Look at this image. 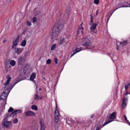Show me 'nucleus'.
Here are the masks:
<instances>
[{"label":"nucleus","instance_id":"393cba45","mask_svg":"<svg viewBox=\"0 0 130 130\" xmlns=\"http://www.w3.org/2000/svg\"><path fill=\"white\" fill-rule=\"evenodd\" d=\"M55 48H56V45L53 44L51 48V50H54Z\"/></svg>","mask_w":130,"mask_h":130},{"label":"nucleus","instance_id":"20e7f679","mask_svg":"<svg viewBox=\"0 0 130 130\" xmlns=\"http://www.w3.org/2000/svg\"><path fill=\"white\" fill-rule=\"evenodd\" d=\"M85 42L83 44L84 46L85 47H86L87 48H88L89 49L93 48L94 47L91 46V41H90V40H89L88 38H86L85 39Z\"/></svg>","mask_w":130,"mask_h":130},{"label":"nucleus","instance_id":"37998d69","mask_svg":"<svg viewBox=\"0 0 130 130\" xmlns=\"http://www.w3.org/2000/svg\"><path fill=\"white\" fill-rule=\"evenodd\" d=\"M94 116H95V115H91V118H94Z\"/></svg>","mask_w":130,"mask_h":130},{"label":"nucleus","instance_id":"5701e85b","mask_svg":"<svg viewBox=\"0 0 130 130\" xmlns=\"http://www.w3.org/2000/svg\"><path fill=\"white\" fill-rule=\"evenodd\" d=\"M129 86H130L129 82H128V83L125 84V89L126 90L128 89V87Z\"/></svg>","mask_w":130,"mask_h":130},{"label":"nucleus","instance_id":"c03bdc74","mask_svg":"<svg viewBox=\"0 0 130 130\" xmlns=\"http://www.w3.org/2000/svg\"><path fill=\"white\" fill-rule=\"evenodd\" d=\"M125 95H128V92H126V93H125Z\"/></svg>","mask_w":130,"mask_h":130},{"label":"nucleus","instance_id":"2eb2a0df","mask_svg":"<svg viewBox=\"0 0 130 130\" xmlns=\"http://www.w3.org/2000/svg\"><path fill=\"white\" fill-rule=\"evenodd\" d=\"M68 42H69V38H65L60 41V44H62L63 43L67 44Z\"/></svg>","mask_w":130,"mask_h":130},{"label":"nucleus","instance_id":"f03ea898","mask_svg":"<svg viewBox=\"0 0 130 130\" xmlns=\"http://www.w3.org/2000/svg\"><path fill=\"white\" fill-rule=\"evenodd\" d=\"M6 79H7V81L4 84V92H7V93H10V91L12 90V87L11 85H10V82L11 80H12V78L10 77L9 75H8L6 77Z\"/></svg>","mask_w":130,"mask_h":130},{"label":"nucleus","instance_id":"2f4dec72","mask_svg":"<svg viewBox=\"0 0 130 130\" xmlns=\"http://www.w3.org/2000/svg\"><path fill=\"white\" fill-rule=\"evenodd\" d=\"M32 21H33V23L34 24V23H36V22H37V18L36 17H34L32 18Z\"/></svg>","mask_w":130,"mask_h":130},{"label":"nucleus","instance_id":"4c0bfd02","mask_svg":"<svg viewBox=\"0 0 130 130\" xmlns=\"http://www.w3.org/2000/svg\"><path fill=\"white\" fill-rule=\"evenodd\" d=\"M124 117L125 120H126V121H127V118H126V116L124 115Z\"/></svg>","mask_w":130,"mask_h":130},{"label":"nucleus","instance_id":"aec40b11","mask_svg":"<svg viewBox=\"0 0 130 130\" xmlns=\"http://www.w3.org/2000/svg\"><path fill=\"white\" fill-rule=\"evenodd\" d=\"M31 109L35 111H37V110H38V107H37L36 105H34L31 106Z\"/></svg>","mask_w":130,"mask_h":130},{"label":"nucleus","instance_id":"a878e982","mask_svg":"<svg viewBox=\"0 0 130 130\" xmlns=\"http://www.w3.org/2000/svg\"><path fill=\"white\" fill-rule=\"evenodd\" d=\"M16 114H17V112L16 111V110H15L14 112L11 113V114H10V116H15V115H16Z\"/></svg>","mask_w":130,"mask_h":130},{"label":"nucleus","instance_id":"4be33fe9","mask_svg":"<svg viewBox=\"0 0 130 130\" xmlns=\"http://www.w3.org/2000/svg\"><path fill=\"white\" fill-rule=\"evenodd\" d=\"M10 64L12 67H15L16 65V61L14 60H12L10 61Z\"/></svg>","mask_w":130,"mask_h":130},{"label":"nucleus","instance_id":"dca6fc26","mask_svg":"<svg viewBox=\"0 0 130 130\" xmlns=\"http://www.w3.org/2000/svg\"><path fill=\"white\" fill-rule=\"evenodd\" d=\"M18 43H19V39H16L13 43L12 48L17 47V45H18Z\"/></svg>","mask_w":130,"mask_h":130},{"label":"nucleus","instance_id":"ea45409f","mask_svg":"<svg viewBox=\"0 0 130 130\" xmlns=\"http://www.w3.org/2000/svg\"><path fill=\"white\" fill-rule=\"evenodd\" d=\"M124 7H125V6H121V7L117 8L116 9H115V11H116V10H117V9H119V8H124Z\"/></svg>","mask_w":130,"mask_h":130},{"label":"nucleus","instance_id":"7ed1b4c3","mask_svg":"<svg viewBox=\"0 0 130 130\" xmlns=\"http://www.w3.org/2000/svg\"><path fill=\"white\" fill-rule=\"evenodd\" d=\"M28 52H25L22 56L19 57L18 59V62L20 66H23L26 62V57L28 55Z\"/></svg>","mask_w":130,"mask_h":130},{"label":"nucleus","instance_id":"6ab92c4d","mask_svg":"<svg viewBox=\"0 0 130 130\" xmlns=\"http://www.w3.org/2000/svg\"><path fill=\"white\" fill-rule=\"evenodd\" d=\"M26 26H27V27H31L32 26V22H31V21H29V20H27L26 21L25 23Z\"/></svg>","mask_w":130,"mask_h":130},{"label":"nucleus","instance_id":"6e6552de","mask_svg":"<svg viewBox=\"0 0 130 130\" xmlns=\"http://www.w3.org/2000/svg\"><path fill=\"white\" fill-rule=\"evenodd\" d=\"M4 126L6 127L7 128H11L13 126V123L11 121H5L3 123Z\"/></svg>","mask_w":130,"mask_h":130},{"label":"nucleus","instance_id":"4468645a","mask_svg":"<svg viewBox=\"0 0 130 130\" xmlns=\"http://www.w3.org/2000/svg\"><path fill=\"white\" fill-rule=\"evenodd\" d=\"M35 78H36V73H33L30 77V81H32V82H35V80H34Z\"/></svg>","mask_w":130,"mask_h":130},{"label":"nucleus","instance_id":"7c9ffc66","mask_svg":"<svg viewBox=\"0 0 130 130\" xmlns=\"http://www.w3.org/2000/svg\"><path fill=\"white\" fill-rule=\"evenodd\" d=\"M15 111H16V114H19V113H22V110H16Z\"/></svg>","mask_w":130,"mask_h":130},{"label":"nucleus","instance_id":"bb28decb","mask_svg":"<svg viewBox=\"0 0 130 130\" xmlns=\"http://www.w3.org/2000/svg\"><path fill=\"white\" fill-rule=\"evenodd\" d=\"M93 20H94V17H93V16L91 15V17H90V23H91V24L94 23Z\"/></svg>","mask_w":130,"mask_h":130},{"label":"nucleus","instance_id":"a19ab883","mask_svg":"<svg viewBox=\"0 0 130 130\" xmlns=\"http://www.w3.org/2000/svg\"><path fill=\"white\" fill-rule=\"evenodd\" d=\"M6 42H7V40H3V43L4 44L6 43Z\"/></svg>","mask_w":130,"mask_h":130},{"label":"nucleus","instance_id":"9d476101","mask_svg":"<svg viewBox=\"0 0 130 130\" xmlns=\"http://www.w3.org/2000/svg\"><path fill=\"white\" fill-rule=\"evenodd\" d=\"M127 44V41H125L123 42H117V50H118L119 45H126Z\"/></svg>","mask_w":130,"mask_h":130},{"label":"nucleus","instance_id":"72a5a7b5","mask_svg":"<svg viewBox=\"0 0 130 130\" xmlns=\"http://www.w3.org/2000/svg\"><path fill=\"white\" fill-rule=\"evenodd\" d=\"M99 3H100L99 0H94V3L95 5H99Z\"/></svg>","mask_w":130,"mask_h":130},{"label":"nucleus","instance_id":"f8f14e48","mask_svg":"<svg viewBox=\"0 0 130 130\" xmlns=\"http://www.w3.org/2000/svg\"><path fill=\"white\" fill-rule=\"evenodd\" d=\"M40 125H41V130H45V129L46 128V126H45L44 121H41Z\"/></svg>","mask_w":130,"mask_h":130},{"label":"nucleus","instance_id":"de8ad7c7","mask_svg":"<svg viewBox=\"0 0 130 130\" xmlns=\"http://www.w3.org/2000/svg\"><path fill=\"white\" fill-rule=\"evenodd\" d=\"M31 1H32V0H29V2H31Z\"/></svg>","mask_w":130,"mask_h":130},{"label":"nucleus","instance_id":"ddd939ff","mask_svg":"<svg viewBox=\"0 0 130 130\" xmlns=\"http://www.w3.org/2000/svg\"><path fill=\"white\" fill-rule=\"evenodd\" d=\"M82 25H83V23L81 24L80 27H79V30L77 31V34H79V33H80V32H81V34L82 35H84V32L83 31V30H84V27H83V26H82Z\"/></svg>","mask_w":130,"mask_h":130},{"label":"nucleus","instance_id":"1a4fd4ad","mask_svg":"<svg viewBox=\"0 0 130 130\" xmlns=\"http://www.w3.org/2000/svg\"><path fill=\"white\" fill-rule=\"evenodd\" d=\"M25 114L26 116H35V115H36L35 113L31 111H28L27 112H25Z\"/></svg>","mask_w":130,"mask_h":130},{"label":"nucleus","instance_id":"a211bd4d","mask_svg":"<svg viewBox=\"0 0 130 130\" xmlns=\"http://www.w3.org/2000/svg\"><path fill=\"white\" fill-rule=\"evenodd\" d=\"M116 118V113L113 112L110 116V119H115Z\"/></svg>","mask_w":130,"mask_h":130},{"label":"nucleus","instance_id":"f257e3e1","mask_svg":"<svg viewBox=\"0 0 130 130\" xmlns=\"http://www.w3.org/2000/svg\"><path fill=\"white\" fill-rule=\"evenodd\" d=\"M61 29H62V24L59 23L58 24L55 25L54 27L53 28L52 32L50 34L52 41L57 40V37H58V33H59Z\"/></svg>","mask_w":130,"mask_h":130},{"label":"nucleus","instance_id":"0eeeda50","mask_svg":"<svg viewBox=\"0 0 130 130\" xmlns=\"http://www.w3.org/2000/svg\"><path fill=\"white\" fill-rule=\"evenodd\" d=\"M8 95H9V93L4 91L3 94L1 96V100H3V101L7 102V98L8 97Z\"/></svg>","mask_w":130,"mask_h":130},{"label":"nucleus","instance_id":"f3484780","mask_svg":"<svg viewBox=\"0 0 130 130\" xmlns=\"http://www.w3.org/2000/svg\"><path fill=\"white\" fill-rule=\"evenodd\" d=\"M14 51L15 53H17V54H18V55H19V54H20V53L22 52V51H21V49H19V48H15L14 49Z\"/></svg>","mask_w":130,"mask_h":130},{"label":"nucleus","instance_id":"a18cd8bd","mask_svg":"<svg viewBox=\"0 0 130 130\" xmlns=\"http://www.w3.org/2000/svg\"><path fill=\"white\" fill-rule=\"evenodd\" d=\"M39 90L40 91H41L42 89H41V88H39Z\"/></svg>","mask_w":130,"mask_h":130},{"label":"nucleus","instance_id":"c85d7f7f","mask_svg":"<svg viewBox=\"0 0 130 130\" xmlns=\"http://www.w3.org/2000/svg\"><path fill=\"white\" fill-rule=\"evenodd\" d=\"M112 121V120H110L109 121L107 122H105L104 124V125H103V126H105V125H106V124H108V123H110V122H111Z\"/></svg>","mask_w":130,"mask_h":130},{"label":"nucleus","instance_id":"cd10ccee","mask_svg":"<svg viewBox=\"0 0 130 130\" xmlns=\"http://www.w3.org/2000/svg\"><path fill=\"white\" fill-rule=\"evenodd\" d=\"M40 98L37 94H36L35 95V100H40Z\"/></svg>","mask_w":130,"mask_h":130},{"label":"nucleus","instance_id":"c756f323","mask_svg":"<svg viewBox=\"0 0 130 130\" xmlns=\"http://www.w3.org/2000/svg\"><path fill=\"white\" fill-rule=\"evenodd\" d=\"M47 64H50L51 63V59H48L46 61Z\"/></svg>","mask_w":130,"mask_h":130},{"label":"nucleus","instance_id":"39448f33","mask_svg":"<svg viewBox=\"0 0 130 130\" xmlns=\"http://www.w3.org/2000/svg\"><path fill=\"white\" fill-rule=\"evenodd\" d=\"M96 27H97V24L96 23H90V31L91 32H92V33H94L96 34L97 33L96 30Z\"/></svg>","mask_w":130,"mask_h":130},{"label":"nucleus","instance_id":"b1692460","mask_svg":"<svg viewBox=\"0 0 130 130\" xmlns=\"http://www.w3.org/2000/svg\"><path fill=\"white\" fill-rule=\"evenodd\" d=\"M18 122H19V120L18 119V118H14L13 119V123L17 124L18 123Z\"/></svg>","mask_w":130,"mask_h":130},{"label":"nucleus","instance_id":"f704fd0d","mask_svg":"<svg viewBox=\"0 0 130 130\" xmlns=\"http://www.w3.org/2000/svg\"><path fill=\"white\" fill-rule=\"evenodd\" d=\"M12 111H14V109L12 107H10L8 110V112H12Z\"/></svg>","mask_w":130,"mask_h":130},{"label":"nucleus","instance_id":"79ce46f5","mask_svg":"<svg viewBox=\"0 0 130 130\" xmlns=\"http://www.w3.org/2000/svg\"><path fill=\"white\" fill-rule=\"evenodd\" d=\"M100 127L97 126L96 128V130H100Z\"/></svg>","mask_w":130,"mask_h":130},{"label":"nucleus","instance_id":"473e14b6","mask_svg":"<svg viewBox=\"0 0 130 130\" xmlns=\"http://www.w3.org/2000/svg\"><path fill=\"white\" fill-rule=\"evenodd\" d=\"M81 50H82L80 48H77L74 52H76V53H77V52H80V51H81Z\"/></svg>","mask_w":130,"mask_h":130},{"label":"nucleus","instance_id":"09e8293b","mask_svg":"<svg viewBox=\"0 0 130 130\" xmlns=\"http://www.w3.org/2000/svg\"><path fill=\"white\" fill-rule=\"evenodd\" d=\"M7 120V119H5V120Z\"/></svg>","mask_w":130,"mask_h":130},{"label":"nucleus","instance_id":"e433bc0d","mask_svg":"<svg viewBox=\"0 0 130 130\" xmlns=\"http://www.w3.org/2000/svg\"><path fill=\"white\" fill-rule=\"evenodd\" d=\"M76 53H77V52H74L71 55V57H73V56H74V55H75V54H76Z\"/></svg>","mask_w":130,"mask_h":130},{"label":"nucleus","instance_id":"9b49d317","mask_svg":"<svg viewBox=\"0 0 130 130\" xmlns=\"http://www.w3.org/2000/svg\"><path fill=\"white\" fill-rule=\"evenodd\" d=\"M126 101H127V99L126 98H124L122 104V107L123 108L126 107Z\"/></svg>","mask_w":130,"mask_h":130},{"label":"nucleus","instance_id":"423d86ee","mask_svg":"<svg viewBox=\"0 0 130 130\" xmlns=\"http://www.w3.org/2000/svg\"><path fill=\"white\" fill-rule=\"evenodd\" d=\"M60 115L59 114V111L58 110H56L55 111V115H54V118H55V122H58L59 121V116Z\"/></svg>","mask_w":130,"mask_h":130},{"label":"nucleus","instance_id":"58836bf2","mask_svg":"<svg viewBox=\"0 0 130 130\" xmlns=\"http://www.w3.org/2000/svg\"><path fill=\"white\" fill-rule=\"evenodd\" d=\"M7 2L8 4H10V3L12 2V0H7Z\"/></svg>","mask_w":130,"mask_h":130},{"label":"nucleus","instance_id":"49530a36","mask_svg":"<svg viewBox=\"0 0 130 130\" xmlns=\"http://www.w3.org/2000/svg\"><path fill=\"white\" fill-rule=\"evenodd\" d=\"M37 15H38V13L37 14H36V16H37Z\"/></svg>","mask_w":130,"mask_h":130},{"label":"nucleus","instance_id":"412c9836","mask_svg":"<svg viewBox=\"0 0 130 130\" xmlns=\"http://www.w3.org/2000/svg\"><path fill=\"white\" fill-rule=\"evenodd\" d=\"M26 44H27V41L25 40H23L21 43V46L23 47L26 46Z\"/></svg>","mask_w":130,"mask_h":130},{"label":"nucleus","instance_id":"c9c22d12","mask_svg":"<svg viewBox=\"0 0 130 130\" xmlns=\"http://www.w3.org/2000/svg\"><path fill=\"white\" fill-rule=\"evenodd\" d=\"M54 61H55V63H56V64H57V63H58V62L57 61V58H54Z\"/></svg>","mask_w":130,"mask_h":130}]
</instances>
